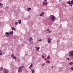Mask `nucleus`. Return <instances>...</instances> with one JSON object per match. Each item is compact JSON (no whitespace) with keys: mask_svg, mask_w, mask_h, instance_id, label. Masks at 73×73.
Listing matches in <instances>:
<instances>
[{"mask_svg":"<svg viewBox=\"0 0 73 73\" xmlns=\"http://www.w3.org/2000/svg\"><path fill=\"white\" fill-rule=\"evenodd\" d=\"M50 20H51L52 21H55L56 17L53 15H51L50 17Z\"/></svg>","mask_w":73,"mask_h":73,"instance_id":"obj_1","label":"nucleus"},{"mask_svg":"<svg viewBox=\"0 0 73 73\" xmlns=\"http://www.w3.org/2000/svg\"><path fill=\"white\" fill-rule=\"evenodd\" d=\"M68 56L70 57H73V51H70L68 53Z\"/></svg>","mask_w":73,"mask_h":73,"instance_id":"obj_2","label":"nucleus"},{"mask_svg":"<svg viewBox=\"0 0 73 73\" xmlns=\"http://www.w3.org/2000/svg\"><path fill=\"white\" fill-rule=\"evenodd\" d=\"M3 72L4 73H8V70L7 69H5L3 70Z\"/></svg>","mask_w":73,"mask_h":73,"instance_id":"obj_3","label":"nucleus"},{"mask_svg":"<svg viewBox=\"0 0 73 73\" xmlns=\"http://www.w3.org/2000/svg\"><path fill=\"white\" fill-rule=\"evenodd\" d=\"M11 57H12L13 58V59H15V60H16V59H17L16 57L15 56H13V55H11Z\"/></svg>","mask_w":73,"mask_h":73,"instance_id":"obj_4","label":"nucleus"},{"mask_svg":"<svg viewBox=\"0 0 73 73\" xmlns=\"http://www.w3.org/2000/svg\"><path fill=\"white\" fill-rule=\"evenodd\" d=\"M51 41V39L50 38H49L48 39V42L49 44L50 43Z\"/></svg>","mask_w":73,"mask_h":73,"instance_id":"obj_5","label":"nucleus"},{"mask_svg":"<svg viewBox=\"0 0 73 73\" xmlns=\"http://www.w3.org/2000/svg\"><path fill=\"white\" fill-rule=\"evenodd\" d=\"M43 4L44 5H47L48 4V3L46 2V1H45L43 2Z\"/></svg>","mask_w":73,"mask_h":73,"instance_id":"obj_6","label":"nucleus"},{"mask_svg":"<svg viewBox=\"0 0 73 73\" xmlns=\"http://www.w3.org/2000/svg\"><path fill=\"white\" fill-rule=\"evenodd\" d=\"M44 14V13L42 12L41 14H40V16H42Z\"/></svg>","mask_w":73,"mask_h":73,"instance_id":"obj_7","label":"nucleus"},{"mask_svg":"<svg viewBox=\"0 0 73 73\" xmlns=\"http://www.w3.org/2000/svg\"><path fill=\"white\" fill-rule=\"evenodd\" d=\"M31 9H32L31 8H29L27 10V11H28V12H29V11H30V10H31Z\"/></svg>","mask_w":73,"mask_h":73,"instance_id":"obj_8","label":"nucleus"},{"mask_svg":"<svg viewBox=\"0 0 73 73\" xmlns=\"http://www.w3.org/2000/svg\"><path fill=\"white\" fill-rule=\"evenodd\" d=\"M21 68L20 67H19V68H18V72H20V70H21Z\"/></svg>","mask_w":73,"mask_h":73,"instance_id":"obj_9","label":"nucleus"},{"mask_svg":"<svg viewBox=\"0 0 73 73\" xmlns=\"http://www.w3.org/2000/svg\"><path fill=\"white\" fill-rule=\"evenodd\" d=\"M5 35H7V36H9V33L8 32H6L5 33Z\"/></svg>","mask_w":73,"mask_h":73,"instance_id":"obj_10","label":"nucleus"},{"mask_svg":"<svg viewBox=\"0 0 73 73\" xmlns=\"http://www.w3.org/2000/svg\"><path fill=\"white\" fill-rule=\"evenodd\" d=\"M18 23L19 24H21V20H18Z\"/></svg>","mask_w":73,"mask_h":73,"instance_id":"obj_11","label":"nucleus"},{"mask_svg":"<svg viewBox=\"0 0 73 73\" xmlns=\"http://www.w3.org/2000/svg\"><path fill=\"white\" fill-rule=\"evenodd\" d=\"M12 31H16V29L14 27H13L12 29Z\"/></svg>","mask_w":73,"mask_h":73,"instance_id":"obj_12","label":"nucleus"},{"mask_svg":"<svg viewBox=\"0 0 73 73\" xmlns=\"http://www.w3.org/2000/svg\"><path fill=\"white\" fill-rule=\"evenodd\" d=\"M31 70L32 72V73H35V70H34L33 69H31Z\"/></svg>","mask_w":73,"mask_h":73,"instance_id":"obj_13","label":"nucleus"},{"mask_svg":"<svg viewBox=\"0 0 73 73\" xmlns=\"http://www.w3.org/2000/svg\"><path fill=\"white\" fill-rule=\"evenodd\" d=\"M3 69H4V68H3V67H1L0 68V70L1 71H2V70H3Z\"/></svg>","mask_w":73,"mask_h":73,"instance_id":"obj_14","label":"nucleus"},{"mask_svg":"<svg viewBox=\"0 0 73 73\" xmlns=\"http://www.w3.org/2000/svg\"><path fill=\"white\" fill-rule=\"evenodd\" d=\"M46 62L48 64H49V63H50V61L49 60H47L46 61Z\"/></svg>","mask_w":73,"mask_h":73,"instance_id":"obj_15","label":"nucleus"},{"mask_svg":"<svg viewBox=\"0 0 73 73\" xmlns=\"http://www.w3.org/2000/svg\"><path fill=\"white\" fill-rule=\"evenodd\" d=\"M31 40H33V39H32L31 38H30V40H29V41H30V42H31Z\"/></svg>","mask_w":73,"mask_h":73,"instance_id":"obj_16","label":"nucleus"},{"mask_svg":"<svg viewBox=\"0 0 73 73\" xmlns=\"http://www.w3.org/2000/svg\"><path fill=\"white\" fill-rule=\"evenodd\" d=\"M35 48H36V50H39L40 49V47H35Z\"/></svg>","mask_w":73,"mask_h":73,"instance_id":"obj_17","label":"nucleus"},{"mask_svg":"<svg viewBox=\"0 0 73 73\" xmlns=\"http://www.w3.org/2000/svg\"><path fill=\"white\" fill-rule=\"evenodd\" d=\"M1 50H0V55H2V54H3V52H1Z\"/></svg>","mask_w":73,"mask_h":73,"instance_id":"obj_18","label":"nucleus"},{"mask_svg":"<svg viewBox=\"0 0 73 73\" xmlns=\"http://www.w3.org/2000/svg\"><path fill=\"white\" fill-rule=\"evenodd\" d=\"M10 34L13 35V31H11V32H10Z\"/></svg>","mask_w":73,"mask_h":73,"instance_id":"obj_19","label":"nucleus"},{"mask_svg":"<svg viewBox=\"0 0 73 73\" xmlns=\"http://www.w3.org/2000/svg\"><path fill=\"white\" fill-rule=\"evenodd\" d=\"M73 64V62H70L69 64H70V65H72Z\"/></svg>","mask_w":73,"mask_h":73,"instance_id":"obj_20","label":"nucleus"},{"mask_svg":"<svg viewBox=\"0 0 73 73\" xmlns=\"http://www.w3.org/2000/svg\"><path fill=\"white\" fill-rule=\"evenodd\" d=\"M18 24V22H15V25H17Z\"/></svg>","mask_w":73,"mask_h":73,"instance_id":"obj_21","label":"nucleus"},{"mask_svg":"<svg viewBox=\"0 0 73 73\" xmlns=\"http://www.w3.org/2000/svg\"><path fill=\"white\" fill-rule=\"evenodd\" d=\"M30 66L31 68H32V67H33V64H31V65Z\"/></svg>","mask_w":73,"mask_h":73,"instance_id":"obj_22","label":"nucleus"},{"mask_svg":"<svg viewBox=\"0 0 73 73\" xmlns=\"http://www.w3.org/2000/svg\"><path fill=\"white\" fill-rule=\"evenodd\" d=\"M68 4H71L70 1H69L67 2Z\"/></svg>","mask_w":73,"mask_h":73,"instance_id":"obj_23","label":"nucleus"},{"mask_svg":"<svg viewBox=\"0 0 73 73\" xmlns=\"http://www.w3.org/2000/svg\"><path fill=\"white\" fill-rule=\"evenodd\" d=\"M71 4H73V0H72L71 2Z\"/></svg>","mask_w":73,"mask_h":73,"instance_id":"obj_24","label":"nucleus"},{"mask_svg":"<svg viewBox=\"0 0 73 73\" xmlns=\"http://www.w3.org/2000/svg\"><path fill=\"white\" fill-rule=\"evenodd\" d=\"M50 58V56H48L47 57V59H49V58Z\"/></svg>","mask_w":73,"mask_h":73,"instance_id":"obj_25","label":"nucleus"},{"mask_svg":"<svg viewBox=\"0 0 73 73\" xmlns=\"http://www.w3.org/2000/svg\"><path fill=\"white\" fill-rule=\"evenodd\" d=\"M42 58H45L44 57V56H43V55H42Z\"/></svg>","mask_w":73,"mask_h":73,"instance_id":"obj_26","label":"nucleus"},{"mask_svg":"<svg viewBox=\"0 0 73 73\" xmlns=\"http://www.w3.org/2000/svg\"><path fill=\"white\" fill-rule=\"evenodd\" d=\"M70 69H71V70H73V67H72L70 68Z\"/></svg>","mask_w":73,"mask_h":73,"instance_id":"obj_27","label":"nucleus"},{"mask_svg":"<svg viewBox=\"0 0 73 73\" xmlns=\"http://www.w3.org/2000/svg\"><path fill=\"white\" fill-rule=\"evenodd\" d=\"M46 33H50V31L49 32L46 31Z\"/></svg>","mask_w":73,"mask_h":73,"instance_id":"obj_28","label":"nucleus"},{"mask_svg":"<svg viewBox=\"0 0 73 73\" xmlns=\"http://www.w3.org/2000/svg\"><path fill=\"white\" fill-rule=\"evenodd\" d=\"M1 3H0V5H1V6H3V4H1Z\"/></svg>","mask_w":73,"mask_h":73,"instance_id":"obj_29","label":"nucleus"},{"mask_svg":"<svg viewBox=\"0 0 73 73\" xmlns=\"http://www.w3.org/2000/svg\"><path fill=\"white\" fill-rule=\"evenodd\" d=\"M51 68L52 69H53V66H51Z\"/></svg>","mask_w":73,"mask_h":73,"instance_id":"obj_30","label":"nucleus"},{"mask_svg":"<svg viewBox=\"0 0 73 73\" xmlns=\"http://www.w3.org/2000/svg\"><path fill=\"white\" fill-rule=\"evenodd\" d=\"M70 4V6H72V5H73V4H72V3H71V4Z\"/></svg>","mask_w":73,"mask_h":73,"instance_id":"obj_31","label":"nucleus"},{"mask_svg":"<svg viewBox=\"0 0 73 73\" xmlns=\"http://www.w3.org/2000/svg\"><path fill=\"white\" fill-rule=\"evenodd\" d=\"M45 65V63H44V64H43L42 65V66H44Z\"/></svg>","mask_w":73,"mask_h":73,"instance_id":"obj_32","label":"nucleus"},{"mask_svg":"<svg viewBox=\"0 0 73 73\" xmlns=\"http://www.w3.org/2000/svg\"><path fill=\"white\" fill-rule=\"evenodd\" d=\"M21 67V68H23L24 67V66H21V67Z\"/></svg>","mask_w":73,"mask_h":73,"instance_id":"obj_33","label":"nucleus"},{"mask_svg":"<svg viewBox=\"0 0 73 73\" xmlns=\"http://www.w3.org/2000/svg\"><path fill=\"white\" fill-rule=\"evenodd\" d=\"M67 59H68V60H69V58H67Z\"/></svg>","mask_w":73,"mask_h":73,"instance_id":"obj_34","label":"nucleus"},{"mask_svg":"<svg viewBox=\"0 0 73 73\" xmlns=\"http://www.w3.org/2000/svg\"><path fill=\"white\" fill-rule=\"evenodd\" d=\"M39 41H41V39H40L39 40Z\"/></svg>","mask_w":73,"mask_h":73,"instance_id":"obj_35","label":"nucleus"},{"mask_svg":"<svg viewBox=\"0 0 73 73\" xmlns=\"http://www.w3.org/2000/svg\"><path fill=\"white\" fill-rule=\"evenodd\" d=\"M47 31H49V29H48L47 30Z\"/></svg>","mask_w":73,"mask_h":73,"instance_id":"obj_36","label":"nucleus"},{"mask_svg":"<svg viewBox=\"0 0 73 73\" xmlns=\"http://www.w3.org/2000/svg\"><path fill=\"white\" fill-rule=\"evenodd\" d=\"M30 69H31V70H32V69H32V68H30Z\"/></svg>","mask_w":73,"mask_h":73,"instance_id":"obj_37","label":"nucleus"},{"mask_svg":"<svg viewBox=\"0 0 73 73\" xmlns=\"http://www.w3.org/2000/svg\"><path fill=\"white\" fill-rule=\"evenodd\" d=\"M32 68V67H29V69H30V68Z\"/></svg>","mask_w":73,"mask_h":73,"instance_id":"obj_38","label":"nucleus"},{"mask_svg":"<svg viewBox=\"0 0 73 73\" xmlns=\"http://www.w3.org/2000/svg\"><path fill=\"white\" fill-rule=\"evenodd\" d=\"M44 60H46V59H44Z\"/></svg>","mask_w":73,"mask_h":73,"instance_id":"obj_39","label":"nucleus"},{"mask_svg":"<svg viewBox=\"0 0 73 73\" xmlns=\"http://www.w3.org/2000/svg\"><path fill=\"white\" fill-rule=\"evenodd\" d=\"M60 1H61V0H60Z\"/></svg>","mask_w":73,"mask_h":73,"instance_id":"obj_40","label":"nucleus"},{"mask_svg":"<svg viewBox=\"0 0 73 73\" xmlns=\"http://www.w3.org/2000/svg\"><path fill=\"white\" fill-rule=\"evenodd\" d=\"M72 7V6H71V7Z\"/></svg>","mask_w":73,"mask_h":73,"instance_id":"obj_41","label":"nucleus"},{"mask_svg":"<svg viewBox=\"0 0 73 73\" xmlns=\"http://www.w3.org/2000/svg\"><path fill=\"white\" fill-rule=\"evenodd\" d=\"M46 0H44V1H46Z\"/></svg>","mask_w":73,"mask_h":73,"instance_id":"obj_42","label":"nucleus"}]
</instances>
